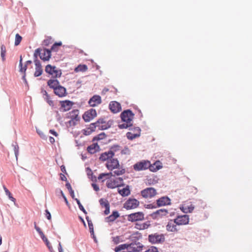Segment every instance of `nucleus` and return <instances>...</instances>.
Returning <instances> with one entry per match:
<instances>
[{
	"instance_id": "nucleus-3",
	"label": "nucleus",
	"mask_w": 252,
	"mask_h": 252,
	"mask_svg": "<svg viewBox=\"0 0 252 252\" xmlns=\"http://www.w3.org/2000/svg\"><path fill=\"white\" fill-rule=\"evenodd\" d=\"M35 55H36V59H37V56H39L42 60L46 61L49 60L50 59L51 56V52L50 50L46 48L43 49L37 48L35 50L34 53V59H35Z\"/></svg>"
},
{
	"instance_id": "nucleus-49",
	"label": "nucleus",
	"mask_w": 252,
	"mask_h": 252,
	"mask_svg": "<svg viewBox=\"0 0 252 252\" xmlns=\"http://www.w3.org/2000/svg\"><path fill=\"white\" fill-rule=\"evenodd\" d=\"M105 210L104 212L105 215H107L110 213V205L109 203H106L105 205Z\"/></svg>"
},
{
	"instance_id": "nucleus-60",
	"label": "nucleus",
	"mask_w": 252,
	"mask_h": 252,
	"mask_svg": "<svg viewBox=\"0 0 252 252\" xmlns=\"http://www.w3.org/2000/svg\"><path fill=\"white\" fill-rule=\"evenodd\" d=\"M61 195L62 196V197H63V198L64 199V200L66 203V204L67 205H69V203H68V202L67 201V199L66 198V197H65V196L64 195V193L63 192H61Z\"/></svg>"
},
{
	"instance_id": "nucleus-50",
	"label": "nucleus",
	"mask_w": 252,
	"mask_h": 252,
	"mask_svg": "<svg viewBox=\"0 0 252 252\" xmlns=\"http://www.w3.org/2000/svg\"><path fill=\"white\" fill-rule=\"evenodd\" d=\"M99 202L101 206H104V207H105V205L106 203H109V202L106 199H104V198L100 199L99 200Z\"/></svg>"
},
{
	"instance_id": "nucleus-52",
	"label": "nucleus",
	"mask_w": 252,
	"mask_h": 252,
	"mask_svg": "<svg viewBox=\"0 0 252 252\" xmlns=\"http://www.w3.org/2000/svg\"><path fill=\"white\" fill-rule=\"evenodd\" d=\"M108 222L114 221L116 219H115L112 215L106 218Z\"/></svg>"
},
{
	"instance_id": "nucleus-10",
	"label": "nucleus",
	"mask_w": 252,
	"mask_h": 252,
	"mask_svg": "<svg viewBox=\"0 0 252 252\" xmlns=\"http://www.w3.org/2000/svg\"><path fill=\"white\" fill-rule=\"evenodd\" d=\"M34 62L35 65V71L34 73V76L35 77H38L42 74L43 69L39 60L36 59V55H35Z\"/></svg>"
},
{
	"instance_id": "nucleus-26",
	"label": "nucleus",
	"mask_w": 252,
	"mask_h": 252,
	"mask_svg": "<svg viewBox=\"0 0 252 252\" xmlns=\"http://www.w3.org/2000/svg\"><path fill=\"white\" fill-rule=\"evenodd\" d=\"M79 111L77 109H74L71 111L69 113V117L70 119H74L75 120V121H79L80 120V117L78 116Z\"/></svg>"
},
{
	"instance_id": "nucleus-43",
	"label": "nucleus",
	"mask_w": 252,
	"mask_h": 252,
	"mask_svg": "<svg viewBox=\"0 0 252 252\" xmlns=\"http://www.w3.org/2000/svg\"><path fill=\"white\" fill-rule=\"evenodd\" d=\"M133 168L135 170L140 171L142 170V161H140L133 166Z\"/></svg>"
},
{
	"instance_id": "nucleus-64",
	"label": "nucleus",
	"mask_w": 252,
	"mask_h": 252,
	"mask_svg": "<svg viewBox=\"0 0 252 252\" xmlns=\"http://www.w3.org/2000/svg\"><path fill=\"white\" fill-rule=\"evenodd\" d=\"M60 177H61V179L62 181H66L67 180V178H66V177L62 173L60 174Z\"/></svg>"
},
{
	"instance_id": "nucleus-41",
	"label": "nucleus",
	"mask_w": 252,
	"mask_h": 252,
	"mask_svg": "<svg viewBox=\"0 0 252 252\" xmlns=\"http://www.w3.org/2000/svg\"><path fill=\"white\" fill-rule=\"evenodd\" d=\"M34 228L35 229H36V230L37 231V232L39 233V234L40 235L41 238H42V240H44V238H45V235L44 234V233H43V232L41 231V230L40 229V228L37 226L36 224L35 223L34 224Z\"/></svg>"
},
{
	"instance_id": "nucleus-62",
	"label": "nucleus",
	"mask_w": 252,
	"mask_h": 252,
	"mask_svg": "<svg viewBox=\"0 0 252 252\" xmlns=\"http://www.w3.org/2000/svg\"><path fill=\"white\" fill-rule=\"evenodd\" d=\"M144 206L146 208H153L156 207L155 205L152 204L145 205Z\"/></svg>"
},
{
	"instance_id": "nucleus-29",
	"label": "nucleus",
	"mask_w": 252,
	"mask_h": 252,
	"mask_svg": "<svg viewBox=\"0 0 252 252\" xmlns=\"http://www.w3.org/2000/svg\"><path fill=\"white\" fill-rule=\"evenodd\" d=\"M112 158V157L110 156V155L109 154V152L108 151L107 152H104L102 153L99 157V159L101 161H104L106 160H109Z\"/></svg>"
},
{
	"instance_id": "nucleus-63",
	"label": "nucleus",
	"mask_w": 252,
	"mask_h": 252,
	"mask_svg": "<svg viewBox=\"0 0 252 252\" xmlns=\"http://www.w3.org/2000/svg\"><path fill=\"white\" fill-rule=\"evenodd\" d=\"M49 132L51 134H52L53 135H54V136H57L58 135L57 132L56 131H55L53 129H51L49 131Z\"/></svg>"
},
{
	"instance_id": "nucleus-37",
	"label": "nucleus",
	"mask_w": 252,
	"mask_h": 252,
	"mask_svg": "<svg viewBox=\"0 0 252 252\" xmlns=\"http://www.w3.org/2000/svg\"><path fill=\"white\" fill-rule=\"evenodd\" d=\"M3 188L5 192V194L8 196L9 199L11 201L15 202V199L12 197L11 193L8 190V189L4 186H3Z\"/></svg>"
},
{
	"instance_id": "nucleus-6",
	"label": "nucleus",
	"mask_w": 252,
	"mask_h": 252,
	"mask_svg": "<svg viewBox=\"0 0 252 252\" xmlns=\"http://www.w3.org/2000/svg\"><path fill=\"white\" fill-rule=\"evenodd\" d=\"M174 220L178 225H184L189 224V218L187 215H179Z\"/></svg>"
},
{
	"instance_id": "nucleus-19",
	"label": "nucleus",
	"mask_w": 252,
	"mask_h": 252,
	"mask_svg": "<svg viewBox=\"0 0 252 252\" xmlns=\"http://www.w3.org/2000/svg\"><path fill=\"white\" fill-rule=\"evenodd\" d=\"M134 130L137 131V133H132V132H128L126 133V137L129 140H132L136 137L140 136V129L139 127L134 128Z\"/></svg>"
},
{
	"instance_id": "nucleus-15",
	"label": "nucleus",
	"mask_w": 252,
	"mask_h": 252,
	"mask_svg": "<svg viewBox=\"0 0 252 252\" xmlns=\"http://www.w3.org/2000/svg\"><path fill=\"white\" fill-rule=\"evenodd\" d=\"M109 108L113 113H117L121 110V104L115 101L110 102Z\"/></svg>"
},
{
	"instance_id": "nucleus-17",
	"label": "nucleus",
	"mask_w": 252,
	"mask_h": 252,
	"mask_svg": "<svg viewBox=\"0 0 252 252\" xmlns=\"http://www.w3.org/2000/svg\"><path fill=\"white\" fill-rule=\"evenodd\" d=\"M55 94L60 97L65 96L67 94L66 89L60 85L54 91Z\"/></svg>"
},
{
	"instance_id": "nucleus-47",
	"label": "nucleus",
	"mask_w": 252,
	"mask_h": 252,
	"mask_svg": "<svg viewBox=\"0 0 252 252\" xmlns=\"http://www.w3.org/2000/svg\"><path fill=\"white\" fill-rule=\"evenodd\" d=\"M62 42H56L52 46L51 50L55 52H57V50H55V47H58V46H61Z\"/></svg>"
},
{
	"instance_id": "nucleus-11",
	"label": "nucleus",
	"mask_w": 252,
	"mask_h": 252,
	"mask_svg": "<svg viewBox=\"0 0 252 252\" xmlns=\"http://www.w3.org/2000/svg\"><path fill=\"white\" fill-rule=\"evenodd\" d=\"M168 214V211L166 209H159L153 213L151 216L154 219H159Z\"/></svg>"
},
{
	"instance_id": "nucleus-7",
	"label": "nucleus",
	"mask_w": 252,
	"mask_h": 252,
	"mask_svg": "<svg viewBox=\"0 0 252 252\" xmlns=\"http://www.w3.org/2000/svg\"><path fill=\"white\" fill-rule=\"evenodd\" d=\"M139 201L134 198H129L124 204V207L127 210L134 209L139 205Z\"/></svg>"
},
{
	"instance_id": "nucleus-58",
	"label": "nucleus",
	"mask_w": 252,
	"mask_h": 252,
	"mask_svg": "<svg viewBox=\"0 0 252 252\" xmlns=\"http://www.w3.org/2000/svg\"><path fill=\"white\" fill-rule=\"evenodd\" d=\"M92 186L93 187L95 191H97L99 190V188L96 184H95L94 183H93L92 184Z\"/></svg>"
},
{
	"instance_id": "nucleus-35",
	"label": "nucleus",
	"mask_w": 252,
	"mask_h": 252,
	"mask_svg": "<svg viewBox=\"0 0 252 252\" xmlns=\"http://www.w3.org/2000/svg\"><path fill=\"white\" fill-rule=\"evenodd\" d=\"M6 47L4 45H1L0 47V56L2 61L5 60V56L6 54Z\"/></svg>"
},
{
	"instance_id": "nucleus-12",
	"label": "nucleus",
	"mask_w": 252,
	"mask_h": 252,
	"mask_svg": "<svg viewBox=\"0 0 252 252\" xmlns=\"http://www.w3.org/2000/svg\"><path fill=\"white\" fill-rule=\"evenodd\" d=\"M119 166V162L117 158H111L106 164L107 168L110 170L117 168Z\"/></svg>"
},
{
	"instance_id": "nucleus-53",
	"label": "nucleus",
	"mask_w": 252,
	"mask_h": 252,
	"mask_svg": "<svg viewBox=\"0 0 252 252\" xmlns=\"http://www.w3.org/2000/svg\"><path fill=\"white\" fill-rule=\"evenodd\" d=\"M19 67H20V72H21V73H23V74L26 73V71L27 69V66L25 65L24 66H23V65H22V66H19Z\"/></svg>"
},
{
	"instance_id": "nucleus-20",
	"label": "nucleus",
	"mask_w": 252,
	"mask_h": 252,
	"mask_svg": "<svg viewBox=\"0 0 252 252\" xmlns=\"http://www.w3.org/2000/svg\"><path fill=\"white\" fill-rule=\"evenodd\" d=\"M158 206H162L170 204V200L167 197H162L157 200Z\"/></svg>"
},
{
	"instance_id": "nucleus-14",
	"label": "nucleus",
	"mask_w": 252,
	"mask_h": 252,
	"mask_svg": "<svg viewBox=\"0 0 252 252\" xmlns=\"http://www.w3.org/2000/svg\"><path fill=\"white\" fill-rule=\"evenodd\" d=\"M91 107H95L101 103V97L98 95H94L91 97L88 102Z\"/></svg>"
},
{
	"instance_id": "nucleus-45",
	"label": "nucleus",
	"mask_w": 252,
	"mask_h": 252,
	"mask_svg": "<svg viewBox=\"0 0 252 252\" xmlns=\"http://www.w3.org/2000/svg\"><path fill=\"white\" fill-rule=\"evenodd\" d=\"M43 241L46 243V244L47 246L48 247L50 251L51 252H52V249H53L52 247L50 242H49V241L48 240V239H47V238L45 236L44 238V240H43Z\"/></svg>"
},
{
	"instance_id": "nucleus-57",
	"label": "nucleus",
	"mask_w": 252,
	"mask_h": 252,
	"mask_svg": "<svg viewBox=\"0 0 252 252\" xmlns=\"http://www.w3.org/2000/svg\"><path fill=\"white\" fill-rule=\"evenodd\" d=\"M45 213H46L45 215L46 216L47 219L49 220H51V214L49 212V211L48 210H46Z\"/></svg>"
},
{
	"instance_id": "nucleus-34",
	"label": "nucleus",
	"mask_w": 252,
	"mask_h": 252,
	"mask_svg": "<svg viewBox=\"0 0 252 252\" xmlns=\"http://www.w3.org/2000/svg\"><path fill=\"white\" fill-rule=\"evenodd\" d=\"M12 146L13 147L15 157L16 158V159L17 160L18 156L19 155V148L17 143L15 142V143H12Z\"/></svg>"
},
{
	"instance_id": "nucleus-23",
	"label": "nucleus",
	"mask_w": 252,
	"mask_h": 252,
	"mask_svg": "<svg viewBox=\"0 0 252 252\" xmlns=\"http://www.w3.org/2000/svg\"><path fill=\"white\" fill-rule=\"evenodd\" d=\"M61 107L64 108L63 111H68L73 104V103L70 100H64L61 101Z\"/></svg>"
},
{
	"instance_id": "nucleus-61",
	"label": "nucleus",
	"mask_w": 252,
	"mask_h": 252,
	"mask_svg": "<svg viewBox=\"0 0 252 252\" xmlns=\"http://www.w3.org/2000/svg\"><path fill=\"white\" fill-rule=\"evenodd\" d=\"M128 152H129V150L128 149V148H126V147L125 148V149L123 150L122 151H121V154H128Z\"/></svg>"
},
{
	"instance_id": "nucleus-25",
	"label": "nucleus",
	"mask_w": 252,
	"mask_h": 252,
	"mask_svg": "<svg viewBox=\"0 0 252 252\" xmlns=\"http://www.w3.org/2000/svg\"><path fill=\"white\" fill-rule=\"evenodd\" d=\"M96 127L95 126V124L93 123H91L89 125V127L87 128L84 130V134L86 135H89L91 134L94 131Z\"/></svg>"
},
{
	"instance_id": "nucleus-56",
	"label": "nucleus",
	"mask_w": 252,
	"mask_h": 252,
	"mask_svg": "<svg viewBox=\"0 0 252 252\" xmlns=\"http://www.w3.org/2000/svg\"><path fill=\"white\" fill-rule=\"evenodd\" d=\"M115 219H117L118 217H119V214L118 211H114L112 212V214H111Z\"/></svg>"
},
{
	"instance_id": "nucleus-36",
	"label": "nucleus",
	"mask_w": 252,
	"mask_h": 252,
	"mask_svg": "<svg viewBox=\"0 0 252 252\" xmlns=\"http://www.w3.org/2000/svg\"><path fill=\"white\" fill-rule=\"evenodd\" d=\"M106 137V134L104 132H101L98 134L97 136L93 138V141H98L99 140L103 139Z\"/></svg>"
},
{
	"instance_id": "nucleus-8",
	"label": "nucleus",
	"mask_w": 252,
	"mask_h": 252,
	"mask_svg": "<svg viewBox=\"0 0 252 252\" xmlns=\"http://www.w3.org/2000/svg\"><path fill=\"white\" fill-rule=\"evenodd\" d=\"M96 116V112L94 109H91L86 112L83 115V119L86 122H88Z\"/></svg>"
},
{
	"instance_id": "nucleus-40",
	"label": "nucleus",
	"mask_w": 252,
	"mask_h": 252,
	"mask_svg": "<svg viewBox=\"0 0 252 252\" xmlns=\"http://www.w3.org/2000/svg\"><path fill=\"white\" fill-rule=\"evenodd\" d=\"M22 39V37L19 34L17 33L15 35V46H18L20 43L21 40Z\"/></svg>"
},
{
	"instance_id": "nucleus-32",
	"label": "nucleus",
	"mask_w": 252,
	"mask_h": 252,
	"mask_svg": "<svg viewBox=\"0 0 252 252\" xmlns=\"http://www.w3.org/2000/svg\"><path fill=\"white\" fill-rule=\"evenodd\" d=\"M87 69H88V67L86 65L80 64L75 68L74 71L76 72H79V71L84 72V71H86Z\"/></svg>"
},
{
	"instance_id": "nucleus-30",
	"label": "nucleus",
	"mask_w": 252,
	"mask_h": 252,
	"mask_svg": "<svg viewBox=\"0 0 252 252\" xmlns=\"http://www.w3.org/2000/svg\"><path fill=\"white\" fill-rule=\"evenodd\" d=\"M120 150V146L119 145H114L112 146L109 151L110 156L112 157L114 156L115 153Z\"/></svg>"
},
{
	"instance_id": "nucleus-42",
	"label": "nucleus",
	"mask_w": 252,
	"mask_h": 252,
	"mask_svg": "<svg viewBox=\"0 0 252 252\" xmlns=\"http://www.w3.org/2000/svg\"><path fill=\"white\" fill-rule=\"evenodd\" d=\"M111 126V124H109V122L103 123V124H101V126L99 127V130H105Z\"/></svg>"
},
{
	"instance_id": "nucleus-24",
	"label": "nucleus",
	"mask_w": 252,
	"mask_h": 252,
	"mask_svg": "<svg viewBox=\"0 0 252 252\" xmlns=\"http://www.w3.org/2000/svg\"><path fill=\"white\" fill-rule=\"evenodd\" d=\"M47 84L50 88L55 90L60 85L59 81L57 79H50L47 82Z\"/></svg>"
},
{
	"instance_id": "nucleus-27",
	"label": "nucleus",
	"mask_w": 252,
	"mask_h": 252,
	"mask_svg": "<svg viewBox=\"0 0 252 252\" xmlns=\"http://www.w3.org/2000/svg\"><path fill=\"white\" fill-rule=\"evenodd\" d=\"M99 148V146L97 145V143L96 144H93L87 148V150L89 153L90 154H94L95 153L97 150Z\"/></svg>"
},
{
	"instance_id": "nucleus-28",
	"label": "nucleus",
	"mask_w": 252,
	"mask_h": 252,
	"mask_svg": "<svg viewBox=\"0 0 252 252\" xmlns=\"http://www.w3.org/2000/svg\"><path fill=\"white\" fill-rule=\"evenodd\" d=\"M118 192L123 196H128L130 193V190L128 186H126V188H123L122 189H119Z\"/></svg>"
},
{
	"instance_id": "nucleus-38",
	"label": "nucleus",
	"mask_w": 252,
	"mask_h": 252,
	"mask_svg": "<svg viewBox=\"0 0 252 252\" xmlns=\"http://www.w3.org/2000/svg\"><path fill=\"white\" fill-rule=\"evenodd\" d=\"M103 123H105V121L104 119L103 118L99 119L94 124H95V126L96 127H98V129L99 130V127L101 126V124H103Z\"/></svg>"
},
{
	"instance_id": "nucleus-13",
	"label": "nucleus",
	"mask_w": 252,
	"mask_h": 252,
	"mask_svg": "<svg viewBox=\"0 0 252 252\" xmlns=\"http://www.w3.org/2000/svg\"><path fill=\"white\" fill-rule=\"evenodd\" d=\"M156 194V190L153 188H148L143 190V197L151 198Z\"/></svg>"
},
{
	"instance_id": "nucleus-22",
	"label": "nucleus",
	"mask_w": 252,
	"mask_h": 252,
	"mask_svg": "<svg viewBox=\"0 0 252 252\" xmlns=\"http://www.w3.org/2000/svg\"><path fill=\"white\" fill-rule=\"evenodd\" d=\"M194 209V206L190 204L188 205L187 204H184L181 207H180V209L181 211L184 213H191Z\"/></svg>"
},
{
	"instance_id": "nucleus-48",
	"label": "nucleus",
	"mask_w": 252,
	"mask_h": 252,
	"mask_svg": "<svg viewBox=\"0 0 252 252\" xmlns=\"http://www.w3.org/2000/svg\"><path fill=\"white\" fill-rule=\"evenodd\" d=\"M44 99L46 101V102L48 103V104L50 106H53L54 105V102L50 99V96H47V97H45Z\"/></svg>"
},
{
	"instance_id": "nucleus-55",
	"label": "nucleus",
	"mask_w": 252,
	"mask_h": 252,
	"mask_svg": "<svg viewBox=\"0 0 252 252\" xmlns=\"http://www.w3.org/2000/svg\"><path fill=\"white\" fill-rule=\"evenodd\" d=\"M77 122V121H75V119H71V120L68 122V123H69L70 126H74L76 125Z\"/></svg>"
},
{
	"instance_id": "nucleus-39",
	"label": "nucleus",
	"mask_w": 252,
	"mask_h": 252,
	"mask_svg": "<svg viewBox=\"0 0 252 252\" xmlns=\"http://www.w3.org/2000/svg\"><path fill=\"white\" fill-rule=\"evenodd\" d=\"M111 173H113V175H111L112 176H115L116 175L119 176L124 174L125 173V169H122L121 170H117L111 172Z\"/></svg>"
},
{
	"instance_id": "nucleus-44",
	"label": "nucleus",
	"mask_w": 252,
	"mask_h": 252,
	"mask_svg": "<svg viewBox=\"0 0 252 252\" xmlns=\"http://www.w3.org/2000/svg\"><path fill=\"white\" fill-rule=\"evenodd\" d=\"M151 166V163L149 161H143V169H150Z\"/></svg>"
},
{
	"instance_id": "nucleus-9",
	"label": "nucleus",
	"mask_w": 252,
	"mask_h": 252,
	"mask_svg": "<svg viewBox=\"0 0 252 252\" xmlns=\"http://www.w3.org/2000/svg\"><path fill=\"white\" fill-rule=\"evenodd\" d=\"M123 179L122 178H118L114 181H108L106 186L108 188L114 189L117 187L123 186Z\"/></svg>"
},
{
	"instance_id": "nucleus-18",
	"label": "nucleus",
	"mask_w": 252,
	"mask_h": 252,
	"mask_svg": "<svg viewBox=\"0 0 252 252\" xmlns=\"http://www.w3.org/2000/svg\"><path fill=\"white\" fill-rule=\"evenodd\" d=\"M141 216L142 212L131 214L128 216L127 220L131 221H140L141 220V219L140 218Z\"/></svg>"
},
{
	"instance_id": "nucleus-54",
	"label": "nucleus",
	"mask_w": 252,
	"mask_h": 252,
	"mask_svg": "<svg viewBox=\"0 0 252 252\" xmlns=\"http://www.w3.org/2000/svg\"><path fill=\"white\" fill-rule=\"evenodd\" d=\"M135 228L139 230H141L142 223L140 222H136L135 223Z\"/></svg>"
},
{
	"instance_id": "nucleus-21",
	"label": "nucleus",
	"mask_w": 252,
	"mask_h": 252,
	"mask_svg": "<svg viewBox=\"0 0 252 252\" xmlns=\"http://www.w3.org/2000/svg\"><path fill=\"white\" fill-rule=\"evenodd\" d=\"M162 164L159 160H157L153 164H151L150 170L152 172H157L162 168Z\"/></svg>"
},
{
	"instance_id": "nucleus-5",
	"label": "nucleus",
	"mask_w": 252,
	"mask_h": 252,
	"mask_svg": "<svg viewBox=\"0 0 252 252\" xmlns=\"http://www.w3.org/2000/svg\"><path fill=\"white\" fill-rule=\"evenodd\" d=\"M164 236L162 234L155 233L149 235V241L152 243H161L164 242Z\"/></svg>"
},
{
	"instance_id": "nucleus-46",
	"label": "nucleus",
	"mask_w": 252,
	"mask_h": 252,
	"mask_svg": "<svg viewBox=\"0 0 252 252\" xmlns=\"http://www.w3.org/2000/svg\"><path fill=\"white\" fill-rule=\"evenodd\" d=\"M109 175H113V173H101L100 174L98 177V179L100 180L103 179L104 177L106 176H108Z\"/></svg>"
},
{
	"instance_id": "nucleus-59",
	"label": "nucleus",
	"mask_w": 252,
	"mask_h": 252,
	"mask_svg": "<svg viewBox=\"0 0 252 252\" xmlns=\"http://www.w3.org/2000/svg\"><path fill=\"white\" fill-rule=\"evenodd\" d=\"M79 208L80 210H81L85 214H87V213L86 211V210L84 209V207L81 204H80L78 205Z\"/></svg>"
},
{
	"instance_id": "nucleus-4",
	"label": "nucleus",
	"mask_w": 252,
	"mask_h": 252,
	"mask_svg": "<svg viewBox=\"0 0 252 252\" xmlns=\"http://www.w3.org/2000/svg\"><path fill=\"white\" fill-rule=\"evenodd\" d=\"M45 71L55 78L60 77L62 75L61 70L57 69L55 66H52L51 64L46 66Z\"/></svg>"
},
{
	"instance_id": "nucleus-31",
	"label": "nucleus",
	"mask_w": 252,
	"mask_h": 252,
	"mask_svg": "<svg viewBox=\"0 0 252 252\" xmlns=\"http://www.w3.org/2000/svg\"><path fill=\"white\" fill-rule=\"evenodd\" d=\"M187 193L189 194H195L197 192V189L193 186H189L188 187Z\"/></svg>"
},
{
	"instance_id": "nucleus-51",
	"label": "nucleus",
	"mask_w": 252,
	"mask_h": 252,
	"mask_svg": "<svg viewBox=\"0 0 252 252\" xmlns=\"http://www.w3.org/2000/svg\"><path fill=\"white\" fill-rule=\"evenodd\" d=\"M145 252H158V250L155 247H151Z\"/></svg>"
},
{
	"instance_id": "nucleus-2",
	"label": "nucleus",
	"mask_w": 252,
	"mask_h": 252,
	"mask_svg": "<svg viewBox=\"0 0 252 252\" xmlns=\"http://www.w3.org/2000/svg\"><path fill=\"white\" fill-rule=\"evenodd\" d=\"M133 117L134 114L130 110L127 109L124 111L121 114V118L124 123L119 124L118 125L119 128L120 129H124L131 127L132 126L131 122L133 119Z\"/></svg>"
},
{
	"instance_id": "nucleus-33",
	"label": "nucleus",
	"mask_w": 252,
	"mask_h": 252,
	"mask_svg": "<svg viewBox=\"0 0 252 252\" xmlns=\"http://www.w3.org/2000/svg\"><path fill=\"white\" fill-rule=\"evenodd\" d=\"M86 219L88 221L90 232L91 235H94V226L91 220L89 219V217L87 216Z\"/></svg>"
},
{
	"instance_id": "nucleus-16",
	"label": "nucleus",
	"mask_w": 252,
	"mask_h": 252,
	"mask_svg": "<svg viewBox=\"0 0 252 252\" xmlns=\"http://www.w3.org/2000/svg\"><path fill=\"white\" fill-rule=\"evenodd\" d=\"M177 225V224L175 222V220H171L168 222V223L166 225V230L168 231L176 232L178 231Z\"/></svg>"
},
{
	"instance_id": "nucleus-1",
	"label": "nucleus",
	"mask_w": 252,
	"mask_h": 252,
	"mask_svg": "<svg viewBox=\"0 0 252 252\" xmlns=\"http://www.w3.org/2000/svg\"><path fill=\"white\" fill-rule=\"evenodd\" d=\"M132 242L130 244H124L120 245L115 249L116 252L129 251V252H137L142 250L141 233L139 232L133 233L131 237Z\"/></svg>"
}]
</instances>
